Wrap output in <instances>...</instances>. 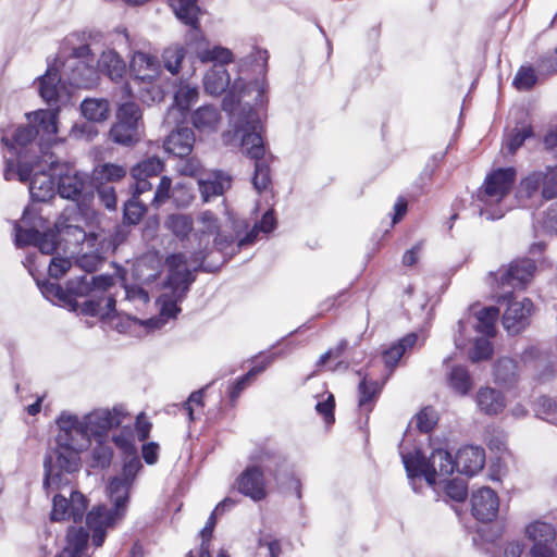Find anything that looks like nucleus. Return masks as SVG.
Returning <instances> with one entry per match:
<instances>
[{"instance_id":"f257e3e1","label":"nucleus","mask_w":557,"mask_h":557,"mask_svg":"<svg viewBox=\"0 0 557 557\" xmlns=\"http://www.w3.org/2000/svg\"><path fill=\"white\" fill-rule=\"evenodd\" d=\"M193 261L185 253H173L166 258L169 270L166 287L171 294L164 293L158 299L160 314L139 321L147 331L161 329L170 319L180 312L177 302L181 301L194 281L193 271L201 269L214 272L228 261L237 251L236 235H226L221 231V224L210 210L198 213L193 232Z\"/></svg>"},{"instance_id":"f03ea898","label":"nucleus","mask_w":557,"mask_h":557,"mask_svg":"<svg viewBox=\"0 0 557 557\" xmlns=\"http://www.w3.org/2000/svg\"><path fill=\"white\" fill-rule=\"evenodd\" d=\"M55 423L58 426L55 448L46 456L44 462V487L47 491L70 484L69 474L78 471L81 467V453L91 445L81 416L62 411Z\"/></svg>"},{"instance_id":"7ed1b4c3","label":"nucleus","mask_w":557,"mask_h":557,"mask_svg":"<svg viewBox=\"0 0 557 557\" xmlns=\"http://www.w3.org/2000/svg\"><path fill=\"white\" fill-rule=\"evenodd\" d=\"M222 108L228 114L233 128V134L232 132L224 134V140L227 145L238 140L243 152L255 160L252 184L260 193L270 184V166L265 158L260 116L249 104H240L239 98L233 91L224 97Z\"/></svg>"},{"instance_id":"20e7f679","label":"nucleus","mask_w":557,"mask_h":557,"mask_svg":"<svg viewBox=\"0 0 557 557\" xmlns=\"http://www.w3.org/2000/svg\"><path fill=\"white\" fill-rule=\"evenodd\" d=\"M58 115L59 109L27 113L29 124L2 129L1 141L18 159H36L53 165L54 157L48 149L58 143Z\"/></svg>"},{"instance_id":"39448f33","label":"nucleus","mask_w":557,"mask_h":557,"mask_svg":"<svg viewBox=\"0 0 557 557\" xmlns=\"http://www.w3.org/2000/svg\"><path fill=\"white\" fill-rule=\"evenodd\" d=\"M75 40V35L67 36L61 48L62 51L71 50L62 70L71 85L89 88L96 83L98 73L107 75L111 81H119L124 76L126 64L115 50L104 49L96 59L89 45L74 47Z\"/></svg>"},{"instance_id":"423d86ee","label":"nucleus","mask_w":557,"mask_h":557,"mask_svg":"<svg viewBox=\"0 0 557 557\" xmlns=\"http://www.w3.org/2000/svg\"><path fill=\"white\" fill-rule=\"evenodd\" d=\"M141 468L143 465L137 453L126 456L121 474L111 479L107 487L112 508L98 505L87 513L86 522L91 532V542L95 547H100L106 540L107 531L114 528L125 517L129 492Z\"/></svg>"},{"instance_id":"0eeeda50","label":"nucleus","mask_w":557,"mask_h":557,"mask_svg":"<svg viewBox=\"0 0 557 557\" xmlns=\"http://www.w3.org/2000/svg\"><path fill=\"white\" fill-rule=\"evenodd\" d=\"M176 17L190 26L185 35V47L187 60L194 64L195 60L201 63L218 62L228 64L233 61V53L222 46H211L208 38L199 28L198 14L200 9L197 0H170Z\"/></svg>"},{"instance_id":"6e6552de","label":"nucleus","mask_w":557,"mask_h":557,"mask_svg":"<svg viewBox=\"0 0 557 557\" xmlns=\"http://www.w3.org/2000/svg\"><path fill=\"white\" fill-rule=\"evenodd\" d=\"M517 171L515 168H500L488 173L483 185L479 188L473 206L479 215L487 221L502 219L509 210L506 203Z\"/></svg>"},{"instance_id":"1a4fd4ad","label":"nucleus","mask_w":557,"mask_h":557,"mask_svg":"<svg viewBox=\"0 0 557 557\" xmlns=\"http://www.w3.org/2000/svg\"><path fill=\"white\" fill-rule=\"evenodd\" d=\"M400 455L414 492L419 491L418 482L424 480L429 486H435L442 483V476L450 475L456 469L455 459L449 451L442 448L434 449L428 459L419 450L414 455L403 451Z\"/></svg>"},{"instance_id":"9d476101","label":"nucleus","mask_w":557,"mask_h":557,"mask_svg":"<svg viewBox=\"0 0 557 557\" xmlns=\"http://www.w3.org/2000/svg\"><path fill=\"white\" fill-rule=\"evenodd\" d=\"M127 416L128 412L125 406L117 404L112 408H96L81 416V418L86 428L89 442L91 443L95 440L96 443H102L107 441L109 432L114 428H119Z\"/></svg>"},{"instance_id":"9b49d317","label":"nucleus","mask_w":557,"mask_h":557,"mask_svg":"<svg viewBox=\"0 0 557 557\" xmlns=\"http://www.w3.org/2000/svg\"><path fill=\"white\" fill-rule=\"evenodd\" d=\"M32 211L24 210L21 223L14 224L15 244L18 247L34 245L45 255H52L60 244V236L55 230H49L40 234L32 222Z\"/></svg>"},{"instance_id":"f8f14e48","label":"nucleus","mask_w":557,"mask_h":557,"mask_svg":"<svg viewBox=\"0 0 557 557\" xmlns=\"http://www.w3.org/2000/svg\"><path fill=\"white\" fill-rule=\"evenodd\" d=\"M537 195L545 200L557 197V165L534 170L520 181L519 198L531 199Z\"/></svg>"},{"instance_id":"ddd939ff","label":"nucleus","mask_w":557,"mask_h":557,"mask_svg":"<svg viewBox=\"0 0 557 557\" xmlns=\"http://www.w3.org/2000/svg\"><path fill=\"white\" fill-rule=\"evenodd\" d=\"M525 534L533 543L530 549L532 557H555L557 531L553 524L534 521L525 528Z\"/></svg>"},{"instance_id":"4468645a","label":"nucleus","mask_w":557,"mask_h":557,"mask_svg":"<svg viewBox=\"0 0 557 557\" xmlns=\"http://www.w3.org/2000/svg\"><path fill=\"white\" fill-rule=\"evenodd\" d=\"M511 293H505L499 296L498 301L506 300L508 307L503 315V325L509 334H518L529 324L530 317L533 312V304L530 299L524 298L521 301L512 300Z\"/></svg>"},{"instance_id":"2eb2a0df","label":"nucleus","mask_w":557,"mask_h":557,"mask_svg":"<svg viewBox=\"0 0 557 557\" xmlns=\"http://www.w3.org/2000/svg\"><path fill=\"white\" fill-rule=\"evenodd\" d=\"M87 509V499L76 491H70V498L63 495H54L52 500L51 520L62 521L72 519L81 521Z\"/></svg>"},{"instance_id":"dca6fc26","label":"nucleus","mask_w":557,"mask_h":557,"mask_svg":"<svg viewBox=\"0 0 557 557\" xmlns=\"http://www.w3.org/2000/svg\"><path fill=\"white\" fill-rule=\"evenodd\" d=\"M499 508L497 494L487 486H483L472 493V515L482 522H488L496 518Z\"/></svg>"},{"instance_id":"f3484780","label":"nucleus","mask_w":557,"mask_h":557,"mask_svg":"<svg viewBox=\"0 0 557 557\" xmlns=\"http://www.w3.org/2000/svg\"><path fill=\"white\" fill-rule=\"evenodd\" d=\"M198 188L203 202L222 196L231 187V178L222 171H205L198 177Z\"/></svg>"},{"instance_id":"a211bd4d","label":"nucleus","mask_w":557,"mask_h":557,"mask_svg":"<svg viewBox=\"0 0 557 557\" xmlns=\"http://www.w3.org/2000/svg\"><path fill=\"white\" fill-rule=\"evenodd\" d=\"M275 224L276 222L273 212L267 211L263 214L261 221L255 224L253 227L248 233L242 236L243 232L247 228L246 222L239 220L233 221L232 226L234 230V234L236 235V247L238 251L245 246L252 245L256 242L260 232L268 234L271 231H273Z\"/></svg>"},{"instance_id":"6ab92c4d","label":"nucleus","mask_w":557,"mask_h":557,"mask_svg":"<svg viewBox=\"0 0 557 557\" xmlns=\"http://www.w3.org/2000/svg\"><path fill=\"white\" fill-rule=\"evenodd\" d=\"M129 70L135 81L151 83L158 78L161 65L154 55L135 51L131 59Z\"/></svg>"},{"instance_id":"aec40b11","label":"nucleus","mask_w":557,"mask_h":557,"mask_svg":"<svg viewBox=\"0 0 557 557\" xmlns=\"http://www.w3.org/2000/svg\"><path fill=\"white\" fill-rule=\"evenodd\" d=\"M535 263L531 259H521L509 264L508 269L500 276V286L523 288L529 284L535 272Z\"/></svg>"},{"instance_id":"412c9836","label":"nucleus","mask_w":557,"mask_h":557,"mask_svg":"<svg viewBox=\"0 0 557 557\" xmlns=\"http://www.w3.org/2000/svg\"><path fill=\"white\" fill-rule=\"evenodd\" d=\"M55 228L60 238L65 243L66 249L71 250L72 253L76 252L78 246L87 245V247L95 248L97 237L94 233L87 234L78 225L69 224L62 221L55 223ZM83 248L77 251L79 253Z\"/></svg>"},{"instance_id":"4be33fe9","label":"nucleus","mask_w":557,"mask_h":557,"mask_svg":"<svg viewBox=\"0 0 557 557\" xmlns=\"http://www.w3.org/2000/svg\"><path fill=\"white\" fill-rule=\"evenodd\" d=\"M238 491L253 500L265 497L263 472L256 466L248 467L237 479Z\"/></svg>"},{"instance_id":"5701e85b","label":"nucleus","mask_w":557,"mask_h":557,"mask_svg":"<svg viewBox=\"0 0 557 557\" xmlns=\"http://www.w3.org/2000/svg\"><path fill=\"white\" fill-rule=\"evenodd\" d=\"M456 470L466 475H474L485 465V451L480 446H465L460 448L455 458Z\"/></svg>"},{"instance_id":"b1692460","label":"nucleus","mask_w":557,"mask_h":557,"mask_svg":"<svg viewBox=\"0 0 557 557\" xmlns=\"http://www.w3.org/2000/svg\"><path fill=\"white\" fill-rule=\"evenodd\" d=\"M194 219L189 214L173 213L166 216L164 227L180 239L190 252L188 261H193Z\"/></svg>"},{"instance_id":"393cba45","label":"nucleus","mask_w":557,"mask_h":557,"mask_svg":"<svg viewBox=\"0 0 557 557\" xmlns=\"http://www.w3.org/2000/svg\"><path fill=\"white\" fill-rule=\"evenodd\" d=\"M44 164L49 165V169L52 173H47L45 171L35 173L29 183V193L34 200L36 201H47L54 195V180L53 176L58 174L57 165L58 161L54 159L53 165L50 162H42Z\"/></svg>"},{"instance_id":"a878e982","label":"nucleus","mask_w":557,"mask_h":557,"mask_svg":"<svg viewBox=\"0 0 557 557\" xmlns=\"http://www.w3.org/2000/svg\"><path fill=\"white\" fill-rule=\"evenodd\" d=\"M234 505L235 503L231 498H225L216 505L214 510L211 512L206 525L200 532L202 541L199 548L196 552L190 550L187 557H211L210 539L216 523V516L223 513L225 510L231 509Z\"/></svg>"},{"instance_id":"bb28decb","label":"nucleus","mask_w":557,"mask_h":557,"mask_svg":"<svg viewBox=\"0 0 557 557\" xmlns=\"http://www.w3.org/2000/svg\"><path fill=\"white\" fill-rule=\"evenodd\" d=\"M475 403L480 412L487 416H496L506 407L505 395L490 386L480 387L475 394Z\"/></svg>"},{"instance_id":"cd10ccee","label":"nucleus","mask_w":557,"mask_h":557,"mask_svg":"<svg viewBox=\"0 0 557 557\" xmlns=\"http://www.w3.org/2000/svg\"><path fill=\"white\" fill-rule=\"evenodd\" d=\"M222 115L216 107L202 106L191 114V124L200 133L209 135L215 133L221 124Z\"/></svg>"},{"instance_id":"c85d7f7f","label":"nucleus","mask_w":557,"mask_h":557,"mask_svg":"<svg viewBox=\"0 0 557 557\" xmlns=\"http://www.w3.org/2000/svg\"><path fill=\"white\" fill-rule=\"evenodd\" d=\"M195 135L188 127H181L172 132L164 141V149L176 157H187L194 147Z\"/></svg>"},{"instance_id":"c756f323","label":"nucleus","mask_w":557,"mask_h":557,"mask_svg":"<svg viewBox=\"0 0 557 557\" xmlns=\"http://www.w3.org/2000/svg\"><path fill=\"white\" fill-rule=\"evenodd\" d=\"M381 389L382 385L377 381L362 377L358 386V407L361 412L368 414L372 411Z\"/></svg>"},{"instance_id":"7c9ffc66","label":"nucleus","mask_w":557,"mask_h":557,"mask_svg":"<svg viewBox=\"0 0 557 557\" xmlns=\"http://www.w3.org/2000/svg\"><path fill=\"white\" fill-rule=\"evenodd\" d=\"M223 65L212 66L203 77L205 90L211 96L221 95L230 85V74Z\"/></svg>"},{"instance_id":"2f4dec72","label":"nucleus","mask_w":557,"mask_h":557,"mask_svg":"<svg viewBox=\"0 0 557 557\" xmlns=\"http://www.w3.org/2000/svg\"><path fill=\"white\" fill-rule=\"evenodd\" d=\"M60 81L59 73L53 67H49L45 75L39 77V95L48 104L57 103L61 98Z\"/></svg>"},{"instance_id":"473e14b6","label":"nucleus","mask_w":557,"mask_h":557,"mask_svg":"<svg viewBox=\"0 0 557 557\" xmlns=\"http://www.w3.org/2000/svg\"><path fill=\"white\" fill-rule=\"evenodd\" d=\"M67 545L57 557H82L87 548L89 533L83 528H71L67 532Z\"/></svg>"},{"instance_id":"72a5a7b5","label":"nucleus","mask_w":557,"mask_h":557,"mask_svg":"<svg viewBox=\"0 0 557 557\" xmlns=\"http://www.w3.org/2000/svg\"><path fill=\"white\" fill-rule=\"evenodd\" d=\"M418 342V335L410 333L393 344L388 349L383 352V360L385 366L392 371L400 358L410 349L414 347Z\"/></svg>"},{"instance_id":"f704fd0d","label":"nucleus","mask_w":557,"mask_h":557,"mask_svg":"<svg viewBox=\"0 0 557 557\" xmlns=\"http://www.w3.org/2000/svg\"><path fill=\"white\" fill-rule=\"evenodd\" d=\"M58 194L65 199H76L84 187V180L78 173L67 170L65 174L58 173Z\"/></svg>"},{"instance_id":"c9c22d12","label":"nucleus","mask_w":557,"mask_h":557,"mask_svg":"<svg viewBox=\"0 0 557 557\" xmlns=\"http://www.w3.org/2000/svg\"><path fill=\"white\" fill-rule=\"evenodd\" d=\"M113 285V277L110 275L91 276L90 280L85 275L81 277L76 286L71 284L70 292L73 295L84 296L88 292H106Z\"/></svg>"},{"instance_id":"e433bc0d","label":"nucleus","mask_w":557,"mask_h":557,"mask_svg":"<svg viewBox=\"0 0 557 557\" xmlns=\"http://www.w3.org/2000/svg\"><path fill=\"white\" fill-rule=\"evenodd\" d=\"M447 384L457 395L466 396L473 387L472 377L466 367L455 366L447 374Z\"/></svg>"},{"instance_id":"4c0bfd02","label":"nucleus","mask_w":557,"mask_h":557,"mask_svg":"<svg viewBox=\"0 0 557 557\" xmlns=\"http://www.w3.org/2000/svg\"><path fill=\"white\" fill-rule=\"evenodd\" d=\"M184 59H187L186 50L181 44H172L165 47L161 53L162 65L172 75H177L181 72Z\"/></svg>"},{"instance_id":"58836bf2","label":"nucleus","mask_w":557,"mask_h":557,"mask_svg":"<svg viewBox=\"0 0 557 557\" xmlns=\"http://www.w3.org/2000/svg\"><path fill=\"white\" fill-rule=\"evenodd\" d=\"M519 367L511 358H500L494 367L495 381L504 386H511L518 381Z\"/></svg>"},{"instance_id":"ea45409f","label":"nucleus","mask_w":557,"mask_h":557,"mask_svg":"<svg viewBox=\"0 0 557 557\" xmlns=\"http://www.w3.org/2000/svg\"><path fill=\"white\" fill-rule=\"evenodd\" d=\"M199 97V89L186 81H181L174 94V104L184 115Z\"/></svg>"},{"instance_id":"a19ab883","label":"nucleus","mask_w":557,"mask_h":557,"mask_svg":"<svg viewBox=\"0 0 557 557\" xmlns=\"http://www.w3.org/2000/svg\"><path fill=\"white\" fill-rule=\"evenodd\" d=\"M140 129L124 122H115L110 129L111 139L122 146H133L140 140Z\"/></svg>"},{"instance_id":"79ce46f5","label":"nucleus","mask_w":557,"mask_h":557,"mask_svg":"<svg viewBox=\"0 0 557 557\" xmlns=\"http://www.w3.org/2000/svg\"><path fill=\"white\" fill-rule=\"evenodd\" d=\"M81 111L88 121L102 122L109 116V102L106 99H85Z\"/></svg>"},{"instance_id":"37998d69","label":"nucleus","mask_w":557,"mask_h":557,"mask_svg":"<svg viewBox=\"0 0 557 557\" xmlns=\"http://www.w3.org/2000/svg\"><path fill=\"white\" fill-rule=\"evenodd\" d=\"M499 310L496 307H487L481 309L475 314L476 323L474 325L478 333L487 337L495 334V323L498 320Z\"/></svg>"},{"instance_id":"c03bdc74","label":"nucleus","mask_w":557,"mask_h":557,"mask_svg":"<svg viewBox=\"0 0 557 557\" xmlns=\"http://www.w3.org/2000/svg\"><path fill=\"white\" fill-rule=\"evenodd\" d=\"M162 170L163 162L157 157H151L134 165L131 170V175L133 180H149L150 177L158 176L162 172Z\"/></svg>"},{"instance_id":"a18cd8bd","label":"nucleus","mask_w":557,"mask_h":557,"mask_svg":"<svg viewBox=\"0 0 557 557\" xmlns=\"http://www.w3.org/2000/svg\"><path fill=\"white\" fill-rule=\"evenodd\" d=\"M115 309V299L112 296L88 299L83 304L82 312L87 315H109Z\"/></svg>"},{"instance_id":"49530a36","label":"nucleus","mask_w":557,"mask_h":557,"mask_svg":"<svg viewBox=\"0 0 557 557\" xmlns=\"http://www.w3.org/2000/svg\"><path fill=\"white\" fill-rule=\"evenodd\" d=\"M347 346H348V342L346 339H341L334 348L329 349L326 352H324L319 358L317 366L318 367L327 366V368L332 371H336V370H341V369L347 370L348 363L343 360L337 361L334 366H331V363H330L331 360L339 359L342 357V355L344 354V351L347 349Z\"/></svg>"},{"instance_id":"de8ad7c7","label":"nucleus","mask_w":557,"mask_h":557,"mask_svg":"<svg viewBox=\"0 0 557 557\" xmlns=\"http://www.w3.org/2000/svg\"><path fill=\"white\" fill-rule=\"evenodd\" d=\"M116 122H124L125 125H131L140 129L141 111L138 104L134 101H126L122 103L116 111Z\"/></svg>"},{"instance_id":"09e8293b","label":"nucleus","mask_w":557,"mask_h":557,"mask_svg":"<svg viewBox=\"0 0 557 557\" xmlns=\"http://www.w3.org/2000/svg\"><path fill=\"white\" fill-rule=\"evenodd\" d=\"M533 135L532 127L530 125H522L516 127L505 139L504 147L508 153L513 154L528 139Z\"/></svg>"},{"instance_id":"8fccbe9b","label":"nucleus","mask_w":557,"mask_h":557,"mask_svg":"<svg viewBox=\"0 0 557 557\" xmlns=\"http://www.w3.org/2000/svg\"><path fill=\"white\" fill-rule=\"evenodd\" d=\"M73 286L74 284L71 283ZM69 285V287L71 286ZM38 287L44 295L50 301L59 302H71V292H65L59 284L50 281H44L38 283Z\"/></svg>"},{"instance_id":"3c124183","label":"nucleus","mask_w":557,"mask_h":557,"mask_svg":"<svg viewBox=\"0 0 557 557\" xmlns=\"http://www.w3.org/2000/svg\"><path fill=\"white\" fill-rule=\"evenodd\" d=\"M94 174L101 182H116L126 175V169L114 163H103L94 170Z\"/></svg>"},{"instance_id":"603ef678","label":"nucleus","mask_w":557,"mask_h":557,"mask_svg":"<svg viewBox=\"0 0 557 557\" xmlns=\"http://www.w3.org/2000/svg\"><path fill=\"white\" fill-rule=\"evenodd\" d=\"M270 361L262 362L261 364L255 366L251 368L247 374L238 379L230 388L228 395L232 401H234L240 393L246 388V386L249 384V382L255 379L258 374L263 372Z\"/></svg>"},{"instance_id":"864d4df0","label":"nucleus","mask_w":557,"mask_h":557,"mask_svg":"<svg viewBox=\"0 0 557 557\" xmlns=\"http://www.w3.org/2000/svg\"><path fill=\"white\" fill-rule=\"evenodd\" d=\"M536 414L549 423L557 424V400L548 396L540 397L536 403Z\"/></svg>"},{"instance_id":"5fc2aeb1","label":"nucleus","mask_w":557,"mask_h":557,"mask_svg":"<svg viewBox=\"0 0 557 557\" xmlns=\"http://www.w3.org/2000/svg\"><path fill=\"white\" fill-rule=\"evenodd\" d=\"M203 389L194 392L181 406V410L188 417L189 421H195L203 408Z\"/></svg>"},{"instance_id":"6e6d98bb","label":"nucleus","mask_w":557,"mask_h":557,"mask_svg":"<svg viewBox=\"0 0 557 557\" xmlns=\"http://www.w3.org/2000/svg\"><path fill=\"white\" fill-rule=\"evenodd\" d=\"M280 553V542L272 535L267 534L259 539L256 557H278Z\"/></svg>"},{"instance_id":"4d7b16f0","label":"nucleus","mask_w":557,"mask_h":557,"mask_svg":"<svg viewBox=\"0 0 557 557\" xmlns=\"http://www.w3.org/2000/svg\"><path fill=\"white\" fill-rule=\"evenodd\" d=\"M147 210V201L146 200H137L132 198L125 203L124 207V216L131 224H136L139 222L141 216L145 214Z\"/></svg>"},{"instance_id":"13d9d810","label":"nucleus","mask_w":557,"mask_h":557,"mask_svg":"<svg viewBox=\"0 0 557 557\" xmlns=\"http://www.w3.org/2000/svg\"><path fill=\"white\" fill-rule=\"evenodd\" d=\"M446 495L456 502H463L468 495V486L462 479L448 480L444 484Z\"/></svg>"},{"instance_id":"bf43d9fd","label":"nucleus","mask_w":557,"mask_h":557,"mask_svg":"<svg viewBox=\"0 0 557 557\" xmlns=\"http://www.w3.org/2000/svg\"><path fill=\"white\" fill-rule=\"evenodd\" d=\"M172 181L168 176H162L159 185L157 186L156 191L152 196L149 195L148 200L154 207H160L166 202V200L172 197L171 194Z\"/></svg>"},{"instance_id":"052dcab7","label":"nucleus","mask_w":557,"mask_h":557,"mask_svg":"<svg viewBox=\"0 0 557 557\" xmlns=\"http://www.w3.org/2000/svg\"><path fill=\"white\" fill-rule=\"evenodd\" d=\"M493 354V346L488 337L476 338L472 350L470 351V359L473 362H479L491 358Z\"/></svg>"},{"instance_id":"680f3d73","label":"nucleus","mask_w":557,"mask_h":557,"mask_svg":"<svg viewBox=\"0 0 557 557\" xmlns=\"http://www.w3.org/2000/svg\"><path fill=\"white\" fill-rule=\"evenodd\" d=\"M535 72L530 66H521L513 79V85L518 90H529L535 85Z\"/></svg>"},{"instance_id":"e2e57ef3","label":"nucleus","mask_w":557,"mask_h":557,"mask_svg":"<svg viewBox=\"0 0 557 557\" xmlns=\"http://www.w3.org/2000/svg\"><path fill=\"white\" fill-rule=\"evenodd\" d=\"M437 422V413L431 407H425L416 416L417 428L423 432H430Z\"/></svg>"},{"instance_id":"0e129e2a","label":"nucleus","mask_w":557,"mask_h":557,"mask_svg":"<svg viewBox=\"0 0 557 557\" xmlns=\"http://www.w3.org/2000/svg\"><path fill=\"white\" fill-rule=\"evenodd\" d=\"M125 299L134 304L137 309H141L149 302V295L140 286H125Z\"/></svg>"},{"instance_id":"69168bd1","label":"nucleus","mask_w":557,"mask_h":557,"mask_svg":"<svg viewBox=\"0 0 557 557\" xmlns=\"http://www.w3.org/2000/svg\"><path fill=\"white\" fill-rule=\"evenodd\" d=\"M334 407L335 400L333 394L326 393L325 397L323 396V398L317 403L315 410L329 424L334 421Z\"/></svg>"},{"instance_id":"338daca9","label":"nucleus","mask_w":557,"mask_h":557,"mask_svg":"<svg viewBox=\"0 0 557 557\" xmlns=\"http://www.w3.org/2000/svg\"><path fill=\"white\" fill-rule=\"evenodd\" d=\"M112 441L126 456L137 453L133 435L129 431L123 430L120 434L114 435Z\"/></svg>"},{"instance_id":"774afa93","label":"nucleus","mask_w":557,"mask_h":557,"mask_svg":"<svg viewBox=\"0 0 557 557\" xmlns=\"http://www.w3.org/2000/svg\"><path fill=\"white\" fill-rule=\"evenodd\" d=\"M104 443H97V446L92 449L94 462L100 468L108 467L112 459V450Z\"/></svg>"}]
</instances>
